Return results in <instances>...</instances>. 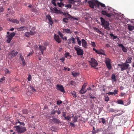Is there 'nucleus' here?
I'll list each match as a JSON object with an SVG mask.
<instances>
[{"label": "nucleus", "instance_id": "obj_21", "mask_svg": "<svg viewBox=\"0 0 134 134\" xmlns=\"http://www.w3.org/2000/svg\"><path fill=\"white\" fill-rule=\"evenodd\" d=\"M29 91L34 92L36 91V90L34 89L33 86H30L28 88Z\"/></svg>", "mask_w": 134, "mask_h": 134}, {"label": "nucleus", "instance_id": "obj_55", "mask_svg": "<svg viewBox=\"0 0 134 134\" xmlns=\"http://www.w3.org/2000/svg\"><path fill=\"white\" fill-rule=\"evenodd\" d=\"M109 97L108 96H106L105 97V101L108 102L109 101Z\"/></svg>", "mask_w": 134, "mask_h": 134}, {"label": "nucleus", "instance_id": "obj_35", "mask_svg": "<svg viewBox=\"0 0 134 134\" xmlns=\"http://www.w3.org/2000/svg\"><path fill=\"white\" fill-rule=\"evenodd\" d=\"M63 14L66 17H68V16H70V17H72V16L70 15L69 14H68V13H64Z\"/></svg>", "mask_w": 134, "mask_h": 134}, {"label": "nucleus", "instance_id": "obj_47", "mask_svg": "<svg viewBox=\"0 0 134 134\" xmlns=\"http://www.w3.org/2000/svg\"><path fill=\"white\" fill-rule=\"evenodd\" d=\"M122 50L125 52H126L127 51V49L124 46L122 48Z\"/></svg>", "mask_w": 134, "mask_h": 134}, {"label": "nucleus", "instance_id": "obj_32", "mask_svg": "<svg viewBox=\"0 0 134 134\" xmlns=\"http://www.w3.org/2000/svg\"><path fill=\"white\" fill-rule=\"evenodd\" d=\"M36 33L35 31L34 30H31L30 31V35H33L35 34Z\"/></svg>", "mask_w": 134, "mask_h": 134}, {"label": "nucleus", "instance_id": "obj_48", "mask_svg": "<svg viewBox=\"0 0 134 134\" xmlns=\"http://www.w3.org/2000/svg\"><path fill=\"white\" fill-rule=\"evenodd\" d=\"M84 89L82 88L81 90L80 91V92L81 94H83L85 92V91L84 90Z\"/></svg>", "mask_w": 134, "mask_h": 134}, {"label": "nucleus", "instance_id": "obj_58", "mask_svg": "<svg viewBox=\"0 0 134 134\" xmlns=\"http://www.w3.org/2000/svg\"><path fill=\"white\" fill-rule=\"evenodd\" d=\"M20 57L22 61L25 60L24 59V57L22 56V55H20Z\"/></svg>", "mask_w": 134, "mask_h": 134}, {"label": "nucleus", "instance_id": "obj_63", "mask_svg": "<svg viewBox=\"0 0 134 134\" xmlns=\"http://www.w3.org/2000/svg\"><path fill=\"white\" fill-rule=\"evenodd\" d=\"M34 52H31L30 53H29L27 55V57H28L29 56H30V55H31Z\"/></svg>", "mask_w": 134, "mask_h": 134}, {"label": "nucleus", "instance_id": "obj_16", "mask_svg": "<svg viewBox=\"0 0 134 134\" xmlns=\"http://www.w3.org/2000/svg\"><path fill=\"white\" fill-rule=\"evenodd\" d=\"M39 49L41 51L42 54H43V52L44 50H45L46 48L43 46L40 45L39 46Z\"/></svg>", "mask_w": 134, "mask_h": 134}, {"label": "nucleus", "instance_id": "obj_33", "mask_svg": "<svg viewBox=\"0 0 134 134\" xmlns=\"http://www.w3.org/2000/svg\"><path fill=\"white\" fill-rule=\"evenodd\" d=\"M111 78L114 81H116V80L115 78V75L114 74H112L111 76Z\"/></svg>", "mask_w": 134, "mask_h": 134}, {"label": "nucleus", "instance_id": "obj_20", "mask_svg": "<svg viewBox=\"0 0 134 134\" xmlns=\"http://www.w3.org/2000/svg\"><path fill=\"white\" fill-rule=\"evenodd\" d=\"M63 32L66 33H71L72 31L69 29H63Z\"/></svg>", "mask_w": 134, "mask_h": 134}, {"label": "nucleus", "instance_id": "obj_12", "mask_svg": "<svg viewBox=\"0 0 134 134\" xmlns=\"http://www.w3.org/2000/svg\"><path fill=\"white\" fill-rule=\"evenodd\" d=\"M101 13L103 15H106L108 17H111L112 15V14L111 13H108L105 10H102Z\"/></svg>", "mask_w": 134, "mask_h": 134}, {"label": "nucleus", "instance_id": "obj_3", "mask_svg": "<svg viewBox=\"0 0 134 134\" xmlns=\"http://www.w3.org/2000/svg\"><path fill=\"white\" fill-rule=\"evenodd\" d=\"M118 65L120 66L121 69V71H123L125 70H127L130 66L129 64L126 63H122L121 64H118Z\"/></svg>", "mask_w": 134, "mask_h": 134}, {"label": "nucleus", "instance_id": "obj_9", "mask_svg": "<svg viewBox=\"0 0 134 134\" xmlns=\"http://www.w3.org/2000/svg\"><path fill=\"white\" fill-rule=\"evenodd\" d=\"M56 87L57 88V90L63 93L65 92L64 88L62 85L58 84L56 85Z\"/></svg>", "mask_w": 134, "mask_h": 134}, {"label": "nucleus", "instance_id": "obj_64", "mask_svg": "<svg viewBox=\"0 0 134 134\" xmlns=\"http://www.w3.org/2000/svg\"><path fill=\"white\" fill-rule=\"evenodd\" d=\"M62 38L64 40H65V41H66L67 40V37L66 36H64V37H63Z\"/></svg>", "mask_w": 134, "mask_h": 134}, {"label": "nucleus", "instance_id": "obj_1", "mask_svg": "<svg viewBox=\"0 0 134 134\" xmlns=\"http://www.w3.org/2000/svg\"><path fill=\"white\" fill-rule=\"evenodd\" d=\"M100 19L102 26L107 30H109L110 28L109 26V22L105 20L103 18L101 17L100 18Z\"/></svg>", "mask_w": 134, "mask_h": 134}, {"label": "nucleus", "instance_id": "obj_38", "mask_svg": "<svg viewBox=\"0 0 134 134\" xmlns=\"http://www.w3.org/2000/svg\"><path fill=\"white\" fill-rule=\"evenodd\" d=\"M71 117L69 115L67 116V117H65V120H70Z\"/></svg>", "mask_w": 134, "mask_h": 134}, {"label": "nucleus", "instance_id": "obj_28", "mask_svg": "<svg viewBox=\"0 0 134 134\" xmlns=\"http://www.w3.org/2000/svg\"><path fill=\"white\" fill-rule=\"evenodd\" d=\"M57 5L59 7H61L64 6V3L60 2V3H57Z\"/></svg>", "mask_w": 134, "mask_h": 134}, {"label": "nucleus", "instance_id": "obj_10", "mask_svg": "<svg viewBox=\"0 0 134 134\" xmlns=\"http://www.w3.org/2000/svg\"><path fill=\"white\" fill-rule=\"evenodd\" d=\"M93 51H95L96 53L97 54L105 55V54H104V51L102 50L98 51L95 48H93Z\"/></svg>", "mask_w": 134, "mask_h": 134}, {"label": "nucleus", "instance_id": "obj_11", "mask_svg": "<svg viewBox=\"0 0 134 134\" xmlns=\"http://www.w3.org/2000/svg\"><path fill=\"white\" fill-rule=\"evenodd\" d=\"M54 38L55 40L59 43H61L62 41L61 39L60 38L59 36L55 34L54 35Z\"/></svg>", "mask_w": 134, "mask_h": 134}, {"label": "nucleus", "instance_id": "obj_42", "mask_svg": "<svg viewBox=\"0 0 134 134\" xmlns=\"http://www.w3.org/2000/svg\"><path fill=\"white\" fill-rule=\"evenodd\" d=\"M70 84L72 85L75 86L76 84V83L75 81H72L70 82Z\"/></svg>", "mask_w": 134, "mask_h": 134}, {"label": "nucleus", "instance_id": "obj_27", "mask_svg": "<svg viewBox=\"0 0 134 134\" xmlns=\"http://www.w3.org/2000/svg\"><path fill=\"white\" fill-rule=\"evenodd\" d=\"M110 35L113 40L118 38V36H114L112 33H110Z\"/></svg>", "mask_w": 134, "mask_h": 134}, {"label": "nucleus", "instance_id": "obj_62", "mask_svg": "<svg viewBox=\"0 0 134 134\" xmlns=\"http://www.w3.org/2000/svg\"><path fill=\"white\" fill-rule=\"evenodd\" d=\"M78 42V44L79 46H81V43H82V41H81L80 40L77 42Z\"/></svg>", "mask_w": 134, "mask_h": 134}, {"label": "nucleus", "instance_id": "obj_49", "mask_svg": "<svg viewBox=\"0 0 134 134\" xmlns=\"http://www.w3.org/2000/svg\"><path fill=\"white\" fill-rule=\"evenodd\" d=\"M77 116H74V120H73V122H76L77 121Z\"/></svg>", "mask_w": 134, "mask_h": 134}, {"label": "nucleus", "instance_id": "obj_60", "mask_svg": "<svg viewBox=\"0 0 134 134\" xmlns=\"http://www.w3.org/2000/svg\"><path fill=\"white\" fill-rule=\"evenodd\" d=\"M65 57L62 58L60 59V60H61L62 62H63L65 60Z\"/></svg>", "mask_w": 134, "mask_h": 134}, {"label": "nucleus", "instance_id": "obj_31", "mask_svg": "<svg viewBox=\"0 0 134 134\" xmlns=\"http://www.w3.org/2000/svg\"><path fill=\"white\" fill-rule=\"evenodd\" d=\"M23 113L24 114H26L28 113V110L27 109H24L22 110Z\"/></svg>", "mask_w": 134, "mask_h": 134}, {"label": "nucleus", "instance_id": "obj_14", "mask_svg": "<svg viewBox=\"0 0 134 134\" xmlns=\"http://www.w3.org/2000/svg\"><path fill=\"white\" fill-rule=\"evenodd\" d=\"M46 18L47 19L49 20V24L50 25H52V24L53 23V21L52 20V19L51 16L48 15H47L46 16Z\"/></svg>", "mask_w": 134, "mask_h": 134}, {"label": "nucleus", "instance_id": "obj_43", "mask_svg": "<svg viewBox=\"0 0 134 134\" xmlns=\"http://www.w3.org/2000/svg\"><path fill=\"white\" fill-rule=\"evenodd\" d=\"M72 94L73 97L74 98H76L77 97L76 93L75 91H73L72 92Z\"/></svg>", "mask_w": 134, "mask_h": 134}, {"label": "nucleus", "instance_id": "obj_40", "mask_svg": "<svg viewBox=\"0 0 134 134\" xmlns=\"http://www.w3.org/2000/svg\"><path fill=\"white\" fill-rule=\"evenodd\" d=\"M18 123H19L20 125H21L23 126H24L25 125V124L24 122H20L19 120L18 121V122H16L15 123V124H16Z\"/></svg>", "mask_w": 134, "mask_h": 134}, {"label": "nucleus", "instance_id": "obj_6", "mask_svg": "<svg viewBox=\"0 0 134 134\" xmlns=\"http://www.w3.org/2000/svg\"><path fill=\"white\" fill-rule=\"evenodd\" d=\"M89 62L90 63V65L92 66L95 67L98 65V64L97 62L93 58H91Z\"/></svg>", "mask_w": 134, "mask_h": 134}, {"label": "nucleus", "instance_id": "obj_19", "mask_svg": "<svg viewBox=\"0 0 134 134\" xmlns=\"http://www.w3.org/2000/svg\"><path fill=\"white\" fill-rule=\"evenodd\" d=\"M53 121L55 124H59L61 123L60 121L55 118H53L52 119Z\"/></svg>", "mask_w": 134, "mask_h": 134}, {"label": "nucleus", "instance_id": "obj_23", "mask_svg": "<svg viewBox=\"0 0 134 134\" xmlns=\"http://www.w3.org/2000/svg\"><path fill=\"white\" fill-rule=\"evenodd\" d=\"M132 58L131 57H128L126 60V63H131V60Z\"/></svg>", "mask_w": 134, "mask_h": 134}, {"label": "nucleus", "instance_id": "obj_46", "mask_svg": "<svg viewBox=\"0 0 134 134\" xmlns=\"http://www.w3.org/2000/svg\"><path fill=\"white\" fill-rule=\"evenodd\" d=\"M100 119L101 120L103 124H104L106 122L105 120L103 118H100Z\"/></svg>", "mask_w": 134, "mask_h": 134}, {"label": "nucleus", "instance_id": "obj_44", "mask_svg": "<svg viewBox=\"0 0 134 134\" xmlns=\"http://www.w3.org/2000/svg\"><path fill=\"white\" fill-rule=\"evenodd\" d=\"M91 44L94 47H95L96 46L95 42L92 41L91 42Z\"/></svg>", "mask_w": 134, "mask_h": 134}, {"label": "nucleus", "instance_id": "obj_7", "mask_svg": "<svg viewBox=\"0 0 134 134\" xmlns=\"http://www.w3.org/2000/svg\"><path fill=\"white\" fill-rule=\"evenodd\" d=\"M79 46L74 47V49L76 51L77 55L80 56H82L83 54V50L79 48Z\"/></svg>", "mask_w": 134, "mask_h": 134}, {"label": "nucleus", "instance_id": "obj_29", "mask_svg": "<svg viewBox=\"0 0 134 134\" xmlns=\"http://www.w3.org/2000/svg\"><path fill=\"white\" fill-rule=\"evenodd\" d=\"M117 103L119 104H123V102L121 99H119L117 101Z\"/></svg>", "mask_w": 134, "mask_h": 134}, {"label": "nucleus", "instance_id": "obj_56", "mask_svg": "<svg viewBox=\"0 0 134 134\" xmlns=\"http://www.w3.org/2000/svg\"><path fill=\"white\" fill-rule=\"evenodd\" d=\"M62 102L60 100H59L57 101V104H60L62 103Z\"/></svg>", "mask_w": 134, "mask_h": 134}, {"label": "nucleus", "instance_id": "obj_61", "mask_svg": "<svg viewBox=\"0 0 134 134\" xmlns=\"http://www.w3.org/2000/svg\"><path fill=\"white\" fill-rule=\"evenodd\" d=\"M86 84L84 83L82 86V88L83 89H85L86 88Z\"/></svg>", "mask_w": 134, "mask_h": 134}, {"label": "nucleus", "instance_id": "obj_17", "mask_svg": "<svg viewBox=\"0 0 134 134\" xmlns=\"http://www.w3.org/2000/svg\"><path fill=\"white\" fill-rule=\"evenodd\" d=\"M7 20L9 21H10L13 23H15L17 24H18L19 23V21L18 20L15 19L8 18L7 19Z\"/></svg>", "mask_w": 134, "mask_h": 134}, {"label": "nucleus", "instance_id": "obj_8", "mask_svg": "<svg viewBox=\"0 0 134 134\" xmlns=\"http://www.w3.org/2000/svg\"><path fill=\"white\" fill-rule=\"evenodd\" d=\"M15 33L14 32L11 33L10 34L7 36L8 39L7 42L8 43H9L12 40L13 37L15 35Z\"/></svg>", "mask_w": 134, "mask_h": 134}, {"label": "nucleus", "instance_id": "obj_18", "mask_svg": "<svg viewBox=\"0 0 134 134\" xmlns=\"http://www.w3.org/2000/svg\"><path fill=\"white\" fill-rule=\"evenodd\" d=\"M97 4V8H98L99 7V6L100 5L102 7L104 8V9H105L106 8L105 5L104 4L99 2L98 1Z\"/></svg>", "mask_w": 134, "mask_h": 134}, {"label": "nucleus", "instance_id": "obj_5", "mask_svg": "<svg viewBox=\"0 0 134 134\" xmlns=\"http://www.w3.org/2000/svg\"><path fill=\"white\" fill-rule=\"evenodd\" d=\"M105 62L108 69L111 70L112 68V66L111 64L110 59L109 58H106L105 60Z\"/></svg>", "mask_w": 134, "mask_h": 134}, {"label": "nucleus", "instance_id": "obj_50", "mask_svg": "<svg viewBox=\"0 0 134 134\" xmlns=\"http://www.w3.org/2000/svg\"><path fill=\"white\" fill-rule=\"evenodd\" d=\"M71 37L69 39H68V44H69L71 43Z\"/></svg>", "mask_w": 134, "mask_h": 134}, {"label": "nucleus", "instance_id": "obj_45", "mask_svg": "<svg viewBox=\"0 0 134 134\" xmlns=\"http://www.w3.org/2000/svg\"><path fill=\"white\" fill-rule=\"evenodd\" d=\"M76 1L73 0H71V1H69L68 2V3L71 4H74L75 3V2Z\"/></svg>", "mask_w": 134, "mask_h": 134}, {"label": "nucleus", "instance_id": "obj_37", "mask_svg": "<svg viewBox=\"0 0 134 134\" xmlns=\"http://www.w3.org/2000/svg\"><path fill=\"white\" fill-rule=\"evenodd\" d=\"M72 74L74 77H76L79 75V74L77 73L72 72Z\"/></svg>", "mask_w": 134, "mask_h": 134}, {"label": "nucleus", "instance_id": "obj_57", "mask_svg": "<svg viewBox=\"0 0 134 134\" xmlns=\"http://www.w3.org/2000/svg\"><path fill=\"white\" fill-rule=\"evenodd\" d=\"M31 78V75H29L28 77V78H27V79H28V81H30Z\"/></svg>", "mask_w": 134, "mask_h": 134}, {"label": "nucleus", "instance_id": "obj_24", "mask_svg": "<svg viewBox=\"0 0 134 134\" xmlns=\"http://www.w3.org/2000/svg\"><path fill=\"white\" fill-rule=\"evenodd\" d=\"M70 53L69 52L65 53L64 54L65 57L67 58H70L71 57V55H69Z\"/></svg>", "mask_w": 134, "mask_h": 134}, {"label": "nucleus", "instance_id": "obj_54", "mask_svg": "<svg viewBox=\"0 0 134 134\" xmlns=\"http://www.w3.org/2000/svg\"><path fill=\"white\" fill-rule=\"evenodd\" d=\"M108 111L109 112H114L115 111V110L113 109L110 108V109H109Z\"/></svg>", "mask_w": 134, "mask_h": 134}, {"label": "nucleus", "instance_id": "obj_26", "mask_svg": "<svg viewBox=\"0 0 134 134\" xmlns=\"http://www.w3.org/2000/svg\"><path fill=\"white\" fill-rule=\"evenodd\" d=\"M129 30L130 31H132L134 29V26H132L131 25H129L128 26Z\"/></svg>", "mask_w": 134, "mask_h": 134}, {"label": "nucleus", "instance_id": "obj_59", "mask_svg": "<svg viewBox=\"0 0 134 134\" xmlns=\"http://www.w3.org/2000/svg\"><path fill=\"white\" fill-rule=\"evenodd\" d=\"M108 94L109 95L115 94L114 92H109L108 93Z\"/></svg>", "mask_w": 134, "mask_h": 134}, {"label": "nucleus", "instance_id": "obj_53", "mask_svg": "<svg viewBox=\"0 0 134 134\" xmlns=\"http://www.w3.org/2000/svg\"><path fill=\"white\" fill-rule=\"evenodd\" d=\"M52 3L55 6H57V5L55 3V0H53L52 1Z\"/></svg>", "mask_w": 134, "mask_h": 134}, {"label": "nucleus", "instance_id": "obj_15", "mask_svg": "<svg viewBox=\"0 0 134 134\" xmlns=\"http://www.w3.org/2000/svg\"><path fill=\"white\" fill-rule=\"evenodd\" d=\"M81 41L82 47L86 48H87V44L86 41L83 39H82Z\"/></svg>", "mask_w": 134, "mask_h": 134}, {"label": "nucleus", "instance_id": "obj_39", "mask_svg": "<svg viewBox=\"0 0 134 134\" xmlns=\"http://www.w3.org/2000/svg\"><path fill=\"white\" fill-rule=\"evenodd\" d=\"M71 40L72 41V44H75L76 43L75 39L73 37H71Z\"/></svg>", "mask_w": 134, "mask_h": 134}, {"label": "nucleus", "instance_id": "obj_13", "mask_svg": "<svg viewBox=\"0 0 134 134\" xmlns=\"http://www.w3.org/2000/svg\"><path fill=\"white\" fill-rule=\"evenodd\" d=\"M18 53L17 51L14 52V50H13L8 53V55H11V58H12L16 56Z\"/></svg>", "mask_w": 134, "mask_h": 134}, {"label": "nucleus", "instance_id": "obj_30", "mask_svg": "<svg viewBox=\"0 0 134 134\" xmlns=\"http://www.w3.org/2000/svg\"><path fill=\"white\" fill-rule=\"evenodd\" d=\"M65 7L67 9L71 8L72 5L70 4H66L65 5Z\"/></svg>", "mask_w": 134, "mask_h": 134}, {"label": "nucleus", "instance_id": "obj_22", "mask_svg": "<svg viewBox=\"0 0 134 134\" xmlns=\"http://www.w3.org/2000/svg\"><path fill=\"white\" fill-rule=\"evenodd\" d=\"M93 29L95 31L98 33L99 34H103V33L101 31H100L98 28L95 27H94L93 28Z\"/></svg>", "mask_w": 134, "mask_h": 134}, {"label": "nucleus", "instance_id": "obj_52", "mask_svg": "<svg viewBox=\"0 0 134 134\" xmlns=\"http://www.w3.org/2000/svg\"><path fill=\"white\" fill-rule=\"evenodd\" d=\"M56 112H57V110H52L51 112V114L54 115L55 114Z\"/></svg>", "mask_w": 134, "mask_h": 134}, {"label": "nucleus", "instance_id": "obj_2", "mask_svg": "<svg viewBox=\"0 0 134 134\" xmlns=\"http://www.w3.org/2000/svg\"><path fill=\"white\" fill-rule=\"evenodd\" d=\"M16 128V131L19 134L23 133L25 132L26 130V127L20 126H14Z\"/></svg>", "mask_w": 134, "mask_h": 134}, {"label": "nucleus", "instance_id": "obj_25", "mask_svg": "<svg viewBox=\"0 0 134 134\" xmlns=\"http://www.w3.org/2000/svg\"><path fill=\"white\" fill-rule=\"evenodd\" d=\"M27 28L26 26H21L18 28V30L20 31H23L25 30Z\"/></svg>", "mask_w": 134, "mask_h": 134}, {"label": "nucleus", "instance_id": "obj_34", "mask_svg": "<svg viewBox=\"0 0 134 134\" xmlns=\"http://www.w3.org/2000/svg\"><path fill=\"white\" fill-rule=\"evenodd\" d=\"M30 32H26L24 35V36L27 37H29L30 35Z\"/></svg>", "mask_w": 134, "mask_h": 134}, {"label": "nucleus", "instance_id": "obj_41", "mask_svg": "<svg viewBox=\"0 0 134 134\" xmlns=\"http://www.w3.org/2000/svg\"><path fill=\"white\" fill-rule=\"evenodd\" d=\"M68 19L66 18H64L63 19V21L65 23H67L68 22Z\"/></svg>", "mask_w": 134, "mask_h": 134}, {"label": "nucleus", "instance_id": "obj_36", "mask_svg": "<svg viewBox=\"0 0 134 134\" xmlns=\"http://www.w3.org/2000/svg\"><path fill=\"white\" fill-rule=\"evenodd\" d=\"M54 12L56 13H60L59 10H58L56 8H53Z\"/></svg>", "mask_w": 134, "mask_h": 134}, {"label": "nucleus", "instance_id": "obj_51", "mask_svg": "<svg viewBox=\"0 0 134 134\" xmlns=\"http://www.w3.org/2000/svg\"><path fill=\"white\" fill-rule=\"evenodd\" d=\"M58 33L59 35L62 38L63 37V34L61 33L60 31H58Z\"/></svg>", "mask_w": 134, "mask_h": 134}, {"label": "nucleus", "instance_id": "obj_4", "mask_svg": "<svg viewBox=\"0 0 134 134\" xmlns=\"http://www.w3.org/2000/svg\"><path fill=\"white\" fill-rule=\"evenodd\" d=\"M88 3L89 4L90 7L92 8H94L97 7L98 1H90L88 2Z\"/></svg>", "mask_w": 134, "mask_h": 134}]
</instances>
